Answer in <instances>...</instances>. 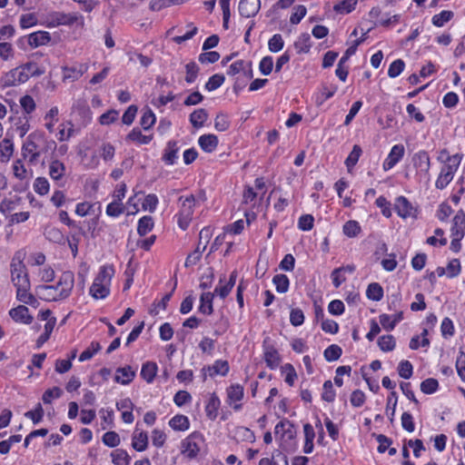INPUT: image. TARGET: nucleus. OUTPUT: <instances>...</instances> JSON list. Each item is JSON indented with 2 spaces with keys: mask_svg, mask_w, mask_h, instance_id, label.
Masks as SVG:
<instances>
[{
  "mask_svg": "<svg viewBox=\"0 0 465 465\" xmlns=\"http://www.w3.org/2000/svg\"><path fill=\"white\" fill-rule=\"evenodd\" d=\"M53 144L54 142L48 141L44 133H31L22 145L21 156L28 165H36L42 153H46Z\"/></svg>",
  "mask_w": 465,
  "mask_h": 465,
  "instance_id": "1",
  "label": "nucleus"
},
{
  "mask_svg": "<svg viewBox=\"0 0 465 465\" xmlns=\"http://www.w3.org/2000/svg\"><path fill=\"white\" fill-rule=\"evenodd\" d=\"M45 74V69L40 68L36 63L28 62L5 73L0 80L3 88L15 86L25 83L32 76H39Z\"/></svg>",
  "mask_w": 465,
  "mask_h": 465,
  "instance_id": "2",
  "label": "nucleus"
},
{
  "mask_svg": "<svg viewBox=\"0 0 465 465\" xmlns=\"http://www.w3.org/2000/svg\"><path fill=\"white\" fill-rule=\"evenodd\" d=\"M114 275L113 265H103L95 276L89 293L94 299H105L110 294V286Z\"/></svg>",
  "mask_w": 465,
  "mask_h": 465,
  "instance_id": "3",
  "label": "nucleus"
},
{
  "mask_svg": "<svg viewBox=\"0 0 465 465\" xmlns=\"http://www.w3.org/2000/svg\"><path fill=\"white\" fill-rule=\"evenodd\" d=\"M25 253L16 252L10 262L11 281L15 286L30 283L27 268L24 263Z\"/></svg>",
  "mask_w": 465,
  "mask_h": 465,
  "instance_id": "4",
  "label": "nucleus"
},
{
  "mask_svg": "<svg viewBox=\"0 0 465 465\" xmlns=\"http://www.w3.org/2000/svg\"><path fill=\"white\" fill-rule=\"evenodd\" d=\"M179 202L181 203L180 212H179V226L185 230L193 217V208L195 204V199L193 194L179 198Z\"/></svg>",
  "mask_w": 465,
  "mask_h": 465,
  "instance_id": "5",
  "label": "nucleus"
},
{
  "mask_svg": "<svg viewBox=\"0 0 465 465\" xmlns=\"http://www.w3.org/2000/svg\"><path fill=\"white\" fill-rule=\"evenodd\" d=\"M203 441V437L199 432H193L181 442V451L189 459L195 458L200 451V443Z\"/></svg>",
  "mask_w": 465,
  "mask_h": 465,
  "instance_id": "6",
  "label": "nucleus"
},
{
  "mask_svg": "<svg viewBox=\"0 0 465 465\" xmlns=\"http://www.w3.org/2000/svg\"><path fill=\"white\" fill-rule=\"evenodd\" d=\"M411 162L416 169L417 174L429 181L430 168L429 153L425 150H420L413 154Z\"/></svg>",
  "mask_w": 465,
  "mask_h": 465,
  "instance_id": "7",
  "label": "nucleus"
},
{
  "mask_svg": "<svg viewBox=\"0 0 465 465\" xmlns=\"http://www.w3.org/2000/svg\"><path fill=\"white\" fill-rule=\"evenodd\" d=\"M74 285V273L71 271H65L60 275L58 282L53 286L58 292V298L65 300L71 295Z\"/></svg>",
  "mask_w": 465,
  "mask_h": 465,
  "instance_id": "8",
  "label": "nucleus"
},
{
  "mask_svg": "<svg viewBox=\"0 0 465 465\" xmlns=\"http://www.w3.org/2000/svg\"><path fill=\"white\" fill-rule=\"evenodd\" d=\"M51 25H72L77 24L81 26L84 25V16L77 13L65 14L63 12H54L51 14Z\"/></svg>",
  "mask_w": 465,
  "mask_h": 465,
  "instance_id": "9",
  "label": "nucleus"
},
{
  "mask_svg": "<svg viewBox=\"0 0 465 465\" xmlns=\"http://www.w3.org/2000/svg\"><path fill=\"white\" fill-rule=\"evenodd\" d=\"M394 206L398 215L403 219L417 217V209L404 196H399Z\"/></svg>",
  "mask_w": 465,
  "mask_h": 465,
  "instance_id": "10",
  "label": "nucleus"
},
{
  "mask_svg": "<svg viewBox=\"0 0 465 465\" xmlns=\"http://www.w3.org/2000/svg\"><path fill=\"white\" fill-rule=\"evenodd\" d=\"M405 149L402 144H395L391 149L387 158L383 163V169L385 171L393 168L404 156Z\"/></svg>",
  "mask_w": 465,
  "mask_h": 465,
  "instance_id": "11",
  "label": "nucleus"
},
{
  "mask_svg": "<svg viewBox=\"0 0 465 465\" xmlns=\"http://www.w3.org/2000/svg\"><path fill=\"white\" fill-rule=\"evenodd\" d=\"M25 162H26V160L21 156V158L16 159L12 165L14 176L20 181L29 180L33 177L32 169L26 167Z\"/></svg>",
  "mask_w": 465,
  "mask_h": 465,
  "instance_id": "12",
  "label": "nucleus"
},
{
  "mask_svg": "<svg viewBox=\"0 0 465 465\" xmlns=\"http://www.w3.org/2000/svg\"><path fill=\"white\" fill-rule=\"evenodd\" d=\"M261 2L260 0H240L239 3V13L244 17H252L260 10Z\"/></svg>",
  "mask_w": 465,
  "mask_h": 465,
  "instance_id": "13",
  "label": "nucleus"
},
{
  "mask_svg": "<svg viewBox=\"0 0 465 465\" xmlns=\"http://www.w3.org/2000/svg\"><path fill=\"white\" fill-rule=\"evenodd\" d=\"M451 236L464 237L465 234V213L463 210H459L452 220L450 228Z\"/></svg>",
  "mask_w": 465,
  "mask_h": 465,
  "instance_id": "14",
  "label": "nucleus"
},
{
  "mask_svg": "<svg viewBox=\"0 0 465 465\" xmlns=\"http://www.w3.org/2000/svg\"><path fill=\"white\" fill-rule=\"evenodd\" d=\"M10 317L16 322L30 324L33 317L29 314V310L25 305H18L9 311Z\"/></svg>",
  "mask_w": 465,
  "mask_h": 465,
  "instance_id": "15",
  "label": "nucleus"
},
{
  "mask_svg": "<svg viewBox=\"0 0 465 465\" xmlns=\"http://www.w3.org/2000/svg\"><path fill=\"white\" fill-rule=\"evenodd\" d=\"M135 377V371L131 366L119 367L115 371L114 381L122 385H128Z\"/></svg>",
  "mask_w": 465,
  "mask_h": 465,
  "instance_id": "16",
  "label": "nucleus"
},
{
  "mask_svg": "<svg viewBox=\"0 0 465 465\" xmlns=\"http://www.w3.org/2000/svg\"><path fill=\"white\" fill-rule=\"evenodd\" d=\"M73 113L80 116L84 124L91 122L92 112L86 101L77 100L73 105Z\"/></svg>",
  "mask_w": 465,
  "mask_h": 465,
  "instance_id": "17",
  "label": "nucleus"
},
{
  "mask_svg": "<svg viewBox=\"0 0 465 465\" xmlns=\"http://www.w3.org/2000/svg\"><path fill=\"white\" fill-rule=\"evenodd\" d=\"M28 45L36 48L47 45L51 41V35L46 31H37L28 35Z\"/></svg>",
  "mask_w": 465,
  "mask_h": 465,
  "instance_id": "18",
  "label": "nucleus"
},
{
  "mask_svg": "<svg viewBox=\"0 0 465 465\" xmlns=\"http://www.w3.org/2000/svg\"><path fill=\"white\" fill-rule=\"evenodd\" d=\"M179 150L180 148L176 141H169L163 154V161L168 165L174 164L178 158Z\"/></svg>",
  "mask_w": 465,
  "mask_h": 465,
  "instance_id": "19",
  "label": "nucleus"
},
{
  "mask_svg": "<svg viewBox=\"0 0 465 465\" xmlns=\"http://www.w3.org/2000/svg\"><path fill=\"white\" fill-rule=\"evenodd\" d=\"M16 288V298L23 303L34 305L37 301L35 297L29 292L31 288L30 283L21 284V286H15Z\"/></svg>",
  "mask_w": 465,
  "mask_h": 465,
  "instance_id": "20",
  "label": "nucleus"
},
{
  "mask_svg": "<svg viewBox=\"0 0 465 465\" xmlns=\"http://www.w3.org/2000/svg\"><path fill=\"white\" fill-rule=\"evenodd\" d=\"M220 405L221 401L218 396L215 393H212L205 406L206 416L211 420H214L217 418Z\"/></svg>",
  "mask_w": 465,
  "mask_h": 465,
  "instance_id": "21",
  "label": "nucleus"
},
{
  "mask_svg": "<svg viewBox=\"0 0 465 465\" xmlns=\"http://www.w3.org/2000/svg\"><path fill=\"white\" fill-rule=\"evenodd\" d=\"M200 147L206 153L213 152L218 145V138L214 134H203L198 140Z\"/></svg>",
  "mask_w": 465,
  "mask_h": 465,
  "instance_id": "22",
  "label": "nucleus"
},
{
  "mask_svg": "<svg viewBox=\"0 0 465 465\" xmlns=\"http://www.w3.org/2000/svg\"><path fill=\"white\" fill-rule=\"evenodd\" d=\"M148 446V436L145 431H134L132 438V447L137 451H143Z\"/></svg>",
  "mask_w": 465,
  "mask_h": 465,
  "instance_id": "23",
  "label": "nucleus"
},
{
  "mask_svg": "<svg viewBox=\"0 0 465 465\" xmlns=\"http://www.w3.org/2000/svg\"><path fill=\"white\" fill-rule=\"evenodd\" d=\"M14 153V143L11 139L5 138L0 142V162L7 163Z\"/></svg>",
  "mask_w": 465,
  "mask_h": 465,
  "instance_id": "24",
  "label": "nucleus"
},
{
  "mask_svg": "<svg viewBox=\"0 0 465 465\" xmlns=\"http://www.w3.org/2000/svg\"><path fill=\"white\" fill-rule=\"evenodd\" d=\"M214 297V293L212 292H203L200 297V306L199 311L203 313L210 315L213 312V300Z\"/></svg>",
  "mask_w": 465,
  "mask_h": 465,
  "instance_id": "25",
  "label": "nucleus"
},
{
  "mask_svg": "<svg viewBox=\"0 0 465 465\" xmlns=\"http://www.w3.org/2000/svg\"><path fill=\"white\" fill-rule=\"evenodd\" d=\"M125 140L134 142L137 144H148L153 140V135H144L139 128H134L127 134Z\"/></svg>",
  "mask_w": 465,
  "mask_h": 465,
  "instance_id": "26",
  "label": "nucleus"
},
{
  "mask_svg": "<svg viewBox=\"0 0 465 465\" xmlns=\"http://www.w3.org/2000/svg\"><path fill=\"white\" fill-rule=\"evenodd\" d=\"M208 119V113L205 109L200 108L194 110L190 114V123L194 128H201Z\"/></svg>",
  "mask_w": 465,
  "mask_h": 465,
  "instance_id": "27",
  "label": "nucleus"
},
{
  "mask_svg": "<svg viewBox=\"0 0 465 465\" xmlns=\"http://www.w3.org/2000/svg\"><path fill=\"white\" fill-rule=\"evenodd\" d=\"M157 370L158 368L155 362L147 361L143 364L140 374L143 380L151 383L156 376Z\"/></svg>",
  "mask_w": 465,
  "mask_h": 465,
  "instance_id": "28",
  "label": "nucleus"
},
{
  "mask_svg": "<svg viewBox=\"0 0 465 465\" xmlns=\"http://www.w3.org/2000/svg\"><path fill=\"white\" fill-rule=\"evenodd\" d=\"M454 173L455 172L452 171L451 168L444 166L436 181V187L438 189H444L453 179Z\"/></svg>",
  "mask_w": 465,
  "mask_h": 465,
  "instance_id": "29",
  "label": "nucleus"
},
{
  "mask_svg": "<svg viewBox=\"0 0 465 465\" xmlns=\"http://www.w3.org/2000/svg\"><path fill=\"white\" fill-rule=\"evenodd\" d=\"M248 71L250 74V76H252V70H251V62H246L244 60H238L234 63H232L227 71V74L231 76H234L235 74L241 73V72H246Z\"/></svg>",
  "mask_w": 465,
  "mask_h": 465,
  "instance_id": "30",
  "label": "nucleus"
},
{
  "mask_svg": "<svg viewBox=\"0 0 465 465\" xmlns=\"http://www.w3.org/2000/svg\"><path fill=\"white\" fill-rule=\"evenodd\" d=\"M311 46V35L308 33L302 34L294 43V47L299 54L308 53Z\"/></svg>",
  "mask_w": 465,
  "mask_h": 465,
  "instance_id": "31",
  "label": "nucleus"
},
{
  "mask_svg": "<svg viewBox=\"0 0 465 465\" xmlns=\"http://www.w3.org/2000/svg\"><path fill=\"white\" fill-rule=\"evenodd\" d=\"M358 0H341L334 5L333 10L341 15L349 14L355 9Z\"/></svg>",
  "mask_w": 465,
  "mask_h": 465,
  "instance_id": "32",
  "label": "nucleus"
},
{
  "mask_svg": "<svg viewBox=\"0 0 465 465\" xmlns=\"http://www.w3.org/2000/svg\"><path fill=\"white\" fill-rule=\"evenodd\" d=\"M264 360L266 361V364L271 369L276 368L281 361L280 355L276 349H274L272 346L267 347L264 352Z\"/></svg>",
  "mask_w": 465,
  "mask_h": 465,
  "instance_id": "33",
  "label": "nucleus"
},
{
  "mask_svg": "<svg viewBox=\"0 0 465 465\" xmlns=\"http://www.w3.org/2000/svg\"><path fill=\"white\" fill-rule=\"evenodd\" d=\"M169 425L174 430L184 431L189 429V419L184 415H175L169 420Z\"/></svg>",
  "mask_w": 465,
  "mask_h": 465,
  "instance_id": "34",
  "label": "nucleus"
},
{
  "mask_svg": "<svg viewBox=\"0 0 465 465\" xmlns=\"http://www.w3.org/2000/svg\"><path fill=\"white\" fill-rule=\"evenodd\" d=\"M454 17V13L450 10H443L440 14L432 16V25L437 27H442L446 23L450 21Z\"/></svg>",
  "mask_w": 465,
  "mask_h": 465,
  "instance_id": "35",
  "label": "nucleus"
},
{
  "mask_svg": "<svg viewBox=\"0 0 465 465\" xmlns=\"http://www.w3.org/2000/svg\"><path fill=\"white\" fill-rule=\"evenodd\" d=\"M366 296L370 300L379 302L383 297V289L378 282L370 283L366 291Z\"/></svg>",
  "mask_w": 465,
  "mask_h": 465,
  "instance_id": "36",
  "label": "nucleus"
},
{
  "mask_svg": "<svg viewBox=\"0 0 465 465\" xmlns=\"http://www.w3.org/2000/svg\"><path fill=\"white\" fill-rule=\"evenodd\" d=\"M362 153V150L360 145L355 144L345 160V165L348 169V172H351V169L356 165L359 161L360 156Z\"/></svg>",
  "mask_w": 465,
  "mask_h": 465,
  "instance_id": "37",
  "label": "nucleus"
},
{
  "mask_svg": "<svg viewBox=\"0 0 465 465\" xmlns=\"http://www.w3.org/2000/svg\"><path fill=\"white\" fill-rule=\"evenodd\" d=\"M336 91H337L336 85H331L330 87L323 85L322 87L320 93L316 96V104L318 105H322L325 101H327L328 99L332 97L334 95V94L336 93Z\"/></svg>",
  "mask_w": 465,
  "mask_h": 465,
  "instance_id": "38",
  "label": "nucleus"
},
{
  "mask_svg": "<svg viewBox=\"0 0 465 465\" xmlns=\"http://www.w3.org/2000/svg\"><path fill=\"white\" fill-rule=\"evenodd\" d=\"M112 461L114 465H129L130 456L123 449H117L111 453Z\"/></svg>",
  "mask_w": 465,
  "mask_h": 465,
  "instance_id": "39",
  "label": "nucleus"
},
{
  "mask_svg": "<svg viewBox=\"0 0 465 465\" xmlns=\"http://www.w3.org/2000/svg\"><path fill=\"white\" fill-rule=\"evenodd\" d=\"M210 375H222L225 376L229 372V364L226 361L218 360L212 366H208Z\"/></svg>",
  "mask_w": 465,
  "mask_h": 465,
  "instance_id": "40",
  "label": "nucleus"
},
{
  "mask_svg": "<svg viewBox=\"0 0 465 465\" xmlns=\"http://www.w3.org/2000/svg\"><path fill=\"white\" fill-rule=\"evenodd\" d=\"M153 228V220L151 216H143L138 221L137 232L140 236L146 235Z\"/></svg>",
  "mask_w": 465,
  "mask_h": 465,
  "instance_id": "41",
  "label": "nucleus"
},
{
  "mask_svg": "<svg viewBox=\"0 0 465 465\" xmlns=\"http://www.w3.org/2000/svg\"><path fill=\"white\" fill-rule=\"evenodd\" d=\"M65 167L58 160L52 161L49 166V174L54 180H59L64 174Z\"/></svg>",
  "mask_w": 465,
  "mask_h": 465,
  "instance_id": "42",
  "label": "nucleus"
},
{
  "mask_svg": "<svg viewBox=\"0 0 465 465\" xmlns=\"http://www.w3.org/2000/svg\"><path fill=\"white\" fill-rule=\"evenodd\" d=\"M272 282L278 292L285 293L288 292L290 281L285 274H276L272 279Z\"/></svg>",
  "mask_w": 465,
  "mask_h": 465,
  "instance_id": "43",
  "label": "nucleus"
},
{
  "mask_svg": "<svg viewBox=\"0 0 465 465\" xmlns=\"http://www.w3.org/2000/svg\"><path fill=\"white\" fill-rule=\"evenodd\" d=\"M396 345L392 335H382L378 339V346L382 351H391Z\"/></svg>",
  "mask_w": 465,
  "mask_h": 465,
  "instance_id": "44",
  "label": "nucleus"
},
{
  "mask_svg": "<svg viewBox=\"0 0 465 465\" xmlns=\"http://www.w3.org/2000/svg\"><path fill=\"white\" fill-rule=\"evenodd\" d=\"M342 231L348 237H356L361 232V226L357 221L350 220L344 223Z\"/></svg>",
  "mask_w": 465,
  "mask_h": 465,
  "instance_id": "45",
  "label": "nucleus"
},
{
  "mask_svg": "<svg viewBox=\"0 0 465 465\" xmlns=\"http://www.w3.org/2000/svg\"><path fill=\"white\" fill-rule=\"evenodd\" d=\"M227 396L230 401H240L243 397V387L239 384L231 385L227 389Z\"/></svg>",
  "mask_w": 465,
  "mask_h": 465,
  "instance_id": "46",
  "label": "nucleus"
},
{
  "mask_svg": "<svg viewBox=\"0 0 465 465\" xmlns=\"http://www.w3.org/2000/svg\"><path fill=\"white\" fill-rule=\"evenodd\" d=\"M101 350V345L98 341H92L90 346L84 350L79 356V361H85L93 358V356Z\"/></svg>",
  "mask_w": 465,
  "mask_h": 465,
  "instance_id": "47",
  "label": "nucleus"
},
{
  "mask_svg": "<svg viewBox=\"0 0 465 465\" xmlns=\"http://www.w3.org/2000/svg\"><path fill=\"white\" fill-rule=\"evenodd\" d=\"M39 289L42 292V295L45 300L49 302L62 301L58 298V292H56L53 285L40 286Z\"/></svg>",
  "mask_w": 465,
  "mask_h": 465,
  "instance_id": "48",
  "label": "nucleus"
},
{
  "mask_svg": "<svg viewBox=\"0 0 465 465\" xmlns=\"http://www.w3.org/2000/svg\"><path fill=\"white\" fill-rule=\"evenodd\" d=\"M155 114L153 113L151 109H148L145 112H143L140 119V124L143 128V130L147 131L155 124Z\"/></svg>",
  "mask_w": 465,
  "mask_h": 465,
  "instance_id": "49",
  "label": "nucleus"
},
{
  "mask_svg": "<svg viewBox=\"0 0 465 465\" xmlns=\"http://www.w3.org/2000/svg\"><path fill=\"white\" fill-rule=\"evenodd\" d=\"M342 353V350L336 344L330 345L324 351V358L327 361H337Z\"/></svg>",
  "mask_w": 465,
  "mask_h": 465,
  "instance_id": "50",
  "label": "nucleus"
},
{
  "mask_svg": "<svg viewBox=\"0 0 465 465\" xmlns=\"http://www.w3.org/2000/svg\"><path fill=\"white\" fill-rule=\"evenodd\" d=\"M284 45V41L280 34L273 35L268 42V48L272 53L280 52Z\"/></svg>",
  "mask_w": 465,
  "mask_h": 465,
  "instance_id": "51",
  "label": "nucleus"
},
{
  "mask_svg": "<svg viewBox=\"0 0 465 465\" xmlns=\"http://www.w3.org/2000/svg\"><path fill=\"white\" fill-rule=\"evenodd\" d=\"M335 396L336 392L331 381H326L323 383L322 399L327 402H332L335 400Z\"/></svg>",
  "mask_w": 465,
  "mask_h": 465,
  "instance_id": "52",
  "label": "nucleus"
},
{
  "mask_svg": "<svg viewBox=\"0 0 465 465\" xmlns=\"http://www.w3.org/2000/svg\"><path fill=\"white\" fill-rule=\"evenodd\" d=\"M439 388V382L434 378H428L420 383V391L425 394H432Z\"/></svg>",
  "mask_w": 465,
  "mask_h": 465,
  "instance_id": "53",
  "label": "nucleus"
},
{
  "mask_svg": "<svg viewBox=\"0 0 465 465\" xmlns=\"http://www.w3.org/2000/svg\"><path fill=\"white\" fill-rule=\"evenodd\" d=\"M63 395V391L59 387H53L46 390L43 396L42 401L45 404H50L53 400L59 399Z\"/></svg>",
  "mask_w": 465,
  "mask_h": 465,
  "instance_id": "54",
  "label": "nucleus"
},
{
  "mask_svg": "<svg viewBox=\"0 0 465 465\" xmlns=\"http://www.w3.org/2000/svg\"><path fill=\"white\" fill-rule=\"evenodd\" d=\"M25 416L30 419L34 424L40 423L44 417V409L41 403H37L35 410L25 412Z\"/></svg>",
  "mask_w": 465,
  "mask_h": 465,
  "instance_id": "55",
  "label": "nucleus"
},
{
  "mask_svg": "<svg viewBox=\"0 0 465 465\" xmlns=\"http://www.w3.org/2000/svg\"><path fill=\"white\" fill-rule=\"evenodd\" d=\"M103 443L110 448L117 447L120 444V437L115 431H107L103 435Z\"/></svg>",
  "mask_w": 465,
  "mask_h": 465,
  "instance_id": "56",
  "label": "nucleus"
},
{
  "mask_svg": "<svg viewBox=\"0 0 465 465\" xmlns=\"http://www.w3.org/2000/svg\"><path fill=\"white\" fill-rule=\"evenodd\" d=\"M398 373L403 379H410L413 373L412 364L407 360L401 361L398 366Z\"/></svg>",
  "mask_w": 465,
  "mask_h": 465,
  "instance_id": "57",
  "label": "nucleus"
},
{
  "mask_svg": "<svg viewBox=\"0 0 465 465\" xmlns=\"http://www.w3.org/2000/svg\"><path fill=\"white\" fill-rule=\"evenodd\" d=\"M185 69H186L185 81L188 84L193 83L197 78V75L199 73V66L197 65V64L195 62L193 61V62L188 63L185 65Z\"/></svg>",
  "mask_w": 465,
  "mask_h": 465,
  "instance_id": "58",
  "label": "nucleus"
},
{
  "mask_svg": "<svg viewBox=\"0 0 465 465\" xmlns=\"http://www.w3.org/2000/svg\"><path fill=\"white\" fill-rule=\"evenodd\" d=\"M124 208L123 203L114 199L111 203L107 205L106 213L111 217H118L124 213Z\"/></svg>",
  "mask_w": 465,
  "mask_h": 465,
  "instance_id": "59",
  "label": "nucleus"
},
{
  "mask_svg": "<svg viewBox=\"0 0 465 465\" xmlns=\"http://www.w3.org/2000/svg\"><path fill=\"white\" fill-rule=\"evenodd\" d=\"M405 64L403 60L397 59L393 61L388 69V75L391 78H395L401 74V73L404 70Z\"/></svg>",
  "mask_w": 465,
  "mask_h": 465,
  "instance_id": "60",
  "label": "nucleus"
},
{
  "mask_svg": "<svg viewBox=\"0 0 465 465\" xmlns=\"http://www.w3.org/2000/svg\"><path fill=\"white\" fill-rule=\"evenodd\" d=\"M45 237L53 242L62 243L64 242V236L57 228H50L45 231Z\"/></svg>",
  "mask_w": 465,
  "mask_h": 465,
  "instance_id": "61",
  "label": "nucleus"
},
{
  "mask_svg": "<svg viewBox=\"0 0 465 465\" xmlns=\"http://www.w3.org/2000/svg\"><path fill=\"white\" fill-rule=\"evenodd\" d=\"M34 190L40 195H45L49 191V183L44 177H38L35 179L34 183Z\"/></svg>",
  "mask_w": 465,
  "mask_h": 465,
  "instance_id": "62",
  "label": "nucleus"
},
{
  "mask_svg": "<svg viewBox=\"0 0 465 465\" xmlns=\"http://www.w3.org/2000/svg\"><path fill=\"white\" fill-rule=\"evenodd\" d=\"M314 218L311 214H303L299 218L298 228L302 231H310L313 228Z\"/></svg>",
  "mask_w": 465,
  "mask_h": 465,
  "instance_id": "63",
  "label": "nucleus"
},
{
  "mask_svg": "<svg viewBox=\"0 0 465 465\" xmlns=\"http://www.w3.org/2000/svg\"><path fill=\"white\" fill-rule=\"evenodd\" d=\"M230 126L227 115L220 113L216 115L214 120V128L219 132L226 131Z\"/></svg>",
  "mask_w": 465,
  "mask_h": 465,
  "instance_id": "64",
  "label": "nucleus"
}]
</instances>
